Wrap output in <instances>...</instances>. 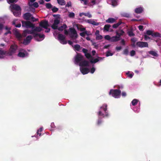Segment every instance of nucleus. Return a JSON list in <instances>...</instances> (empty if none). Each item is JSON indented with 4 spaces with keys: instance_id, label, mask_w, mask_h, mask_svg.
<instances>
[{
    "instance_id": "39448f33",
    "label": "nucleus",
    "mask_w": 161,
    "mask_h": 161,
    "mask_svg": "<svg viewBox=\"0 0 161 161\" xmlns=\"http://www.w3.org/2000/svg\"><path fill=\"white\" fill-rule=\"evenodd\" d=\"M69 30L70 31L69 34L70 37L72 39H76L77 37V35L75 29L74 28H70Z\"/></svg>"
},
{
    "instance_id": "f257e3e1",
    "label": "nucleus",
    "mask_w": 161,
    "mask_h": 161,
    "mask_svg": "<svg viewBox=\"0 0 161 161\" xmlns=\"http://www.w3.org/2000/svg\"><path fill=\"white\" fill-rule=\"evenodd\" d=\"M17 48V45L13 44L11 45L8 51L3 50L0 48V58H3V56L5 55L12 56L16 52Z\"/></svg>"
},
{
    "instance_id": "4c0bfd02",
    "label": "nucleus",
    "mask_w": 161,
    "mask_h": 161,
    "mask_svg": "<svg viewBox=\"0 0 161 161\" xmlns=\"http://www.w3.org/2000/svg\"><path fill=\"white\" fill-rule=\"evenodd\" d=\"M99 61V59L97 58L94 59H91L90 60V62L92 63H95Z\"/></svg>"
},
{
    "instance_id": "6e6d98bb",
    "label": "nucleus",
    "mask_w": 161,
    "mask_h": 161,
    "mask_svg": "<svg viewBox=\"0 0 161 161\" xmlns=\"http://www.w3.org/2000/svg\"><path fill=\"white\" fill-rule=\"evenodd\" d=\"M92 20H93L91 19H85V22H86L87 23H89L90 24H92Z\"/></svg>"
},
{
    "instance_id": "5fc2aeb1",
    "label": "nucleus",
    "mask_w": 161,
    "mask_h": 161,
    "mask_svg": "<svg viewBox=\"0 0 161 161\" xmlns=\"http://www.w3.org/2000/svg\"><path fill=\"white\" fill-rule=\"evenodd\" d=\"M53 16L54 17H56V19H60V15L59 14H53Z\"/></svg>"
},
{
    "instance_id": "dca6fc26",
    "label": "nucleus",
    "mask_w": 161,
    "mask_h": 161,
    "mask_svg": "<svg viewBox=\"0 0 161 161\" xmlns=\"http://www.w3.org/2000/svg\"><path fill=\"white\" fill-rule=\"evenodd\" d=\"M80 70L81 73L83 75L87 74L89 72V69L87 68L80 67Z\"/></svg>"
},
{
    "instance_id": "13d9d810",
    "label": "nucleus",
    "mask_w": 161,
    "mask_h": 161,
    "mask_svg": "<svg viewBox=\"0 0 161 161\" xmlns=\"http://www.w3.org/2000/svg\"><path fill=\"white\" fill-rule=\"evenodd\" d=\"M33 6L34 7L36 8H37L38 7L39 5L38 3L37 2H34L33 4Z\"/></svg>"
},
{
    "instance_id": "c03bdc74",
    "label": "nucleus",
    "mask_w": 161,
    "mask_h": 161,
    "mask_svg": "<svg viewBox=\"0 0 161 161\" xmlns=\"http://www.w3.org/2000/svg\"><path fill=\"white\" fill-rule=\"evenodd\" d=\"M103 36L102 35H97L96 39L97 40H101L103 38Z\"/></svg>"
},
{
    "instance_id": "4468645a",
    "label": "nucleus",
    "mask_w": 161,
    "mask_h": 161,
    "mask_svg": "<svg viewBox=\"0 0 161 161\" xmlns=\"http://www.w3.org/2000/svg\"><path fill=\"white\" fill-rule=\"evenodd\" d=\"M79 65L81 67H88L89 66V62L87 60L83 59L80 62Z\"/></svg>"
},
{
    "instance_id": "cd10ccee",
    "label": "nucleus",
    "mask_w": 161,
    "mask_h": 161,
    "mask_svg": "<svg viewBox=\"0 0 161 161\" xmlns=\"http://www.w3.org/2000/svg\"><path fill=\"white\" fill-rule=\"evenodd\" d=\"M111 27V25L109 24L105 25L103 29L104 31H108L109 28Z\"/></svg>"
},
{
    "instance_id": "393cba45",
    "label": "nucleus",
    "mask_w": 161,
    "mask_h": 161,
    "mask_svg": "<svg viewBox=\"0 0 161 161\" xmlns=\"http://www.w3.org/2000/svg\"><path fill=\"white\" fill-rule=\"evenodd\" d=\"M122 23L121 20H119L118 23L114 24L112 26V27L114 28H116Z\"/></svg>"
},
{
    "instance_id": "f3484780",
    "label": "nucleus",
    "mask_w": 161,
    "mask_h": 161,
    "mask_svg": "<svg viewBox=\"0 0 161 161\" xmlns=\"http://www.w3.org/2000/svg\"><path fill=\"white\" fill-rule=\"evenodd\" d=\"M32 16V14L29 13H26L23 16V18L27 20H30V19L31 17Z\"/></svg>"
},
{
    "instance_id": "603ef678",
    "label": "nucleus",
    "mask_w": 161,
    "mask_h": 161,
    "mask_svg": "<svg viewBox=\"0 0 161 161\" xmlns=\"http://www.w3.org/2000/svg\"><path fill=\"white\" fill-rule=\"evenodd\" d=\"M123 54L126 55L128 54V50L127 49H125L124 50Z\"/></svg>"
},
{
    "instance_id": "58836bf2",
    "label": "nucleus",
    "mask_w": 161,
    "mask_h": 161,
    "mask_svg": "<svg viewBox=\"0 0 161 161\" xmlns=\"http://www.w3.org/2000/svg\"><path fill=\"white\" fill-rule=\"evenodd\" d=\"M102 119L100 117H99L97 122V125H100L102 124Z\"/></svg>"
},
{
    "instance_id": "a878e982",
    "label": "nucleus",
    "mask_w": 161,
    "mask_h": 161,
    "mask_svg": "<svg viewBox=\"0 0 161 161\" xmlns=\"http://www.w3.org/2000/svg\"><path fill=\"white\" fill-rule=\"evenodd\" d=\"M115 20L114 19L111 18H109L108 19L106 20V22L108 23H112L115 22Z\"/></svg>"
},
{
    "instance_id": "c756f323",
    "label": "nucleus",
    "mask_w": 161,
    "mask_h": 161,
    "mask_svg": "<svg viewBox=\"0 0 161 161\" xmlns=\"http://www.w3.org/2000/svg\"><path fill=\"white\" fill-rule=\"evenodd\" d=\"M153 37H161V35L158 32H154V33H153V35L152 36Z\"/></svg>"
},
{
    "instance_id": "423d86ee",
    "label": "nucleus",
    "mask_w": 161,
    "mask_h": 161,
    "mask_svg": "<svg viewBox=\"0 0 161 161\" xmlns=\"http://www.w3.org/2000/svg\"><path fill=\"white\" fill-rule=\"evenodd\" d=\"M84 59V56L80 53H77L75 57V61L77 63H80Z\"/></svg>"
},
{
    "instance_id": "864d4df0",
    "label": "nucleus",
    "mask_w": 161,
    "mask_h": 161,
    "mask_svg": "<svg viewBox=\"0 0 161 161\" xmlns=\"http://www.w3.org/2000/svg\"><path fill=\"white\" fill-rule=\"evenodd\" d=\"M71 6V3L70 2H67V4L65 5L66 7H69Z\"/></svg>"
},
{
    "instance_id": "b1692460",
    "label": "nucleus",
    "mask_w": 161,
    "mask_h": 161,
    "mask_svg": "<svg viewBox=\"0 0 161 161\" xmlns=\"http://www.w3.org/2000/svg\"><path fill=\"white\" fill-rule=\"evenodd\" d=\"M67 27V25L65 24H64L63 25L60 27H58V30L60 31H62L63 30L65 29Z\"/></svg>"
},
{
    "instance_id": "9d476101",
    "label": "nucleus",
    "mask_w": 161,
    "mask_h": 161,
    "mask_svg": "<svg viewBox=\"0 0 161 161\" xmlns=\"http://www.w3.org/2000/svg\"><path fill=\"white\" fill-rule=\"evenodd\" d=\"M136 45L141 48L148 47V44L147 42H138L136 43Z\"/></svg>"
},
{
    "instance_id": "8fccbe9b",
    "label": "nucleus",
    "mask_w": 161,
    "mask_h": 161,
    "mask_svg": "<svg viewBox=\"0 0 161 161\" xmlns=\"http://www.w3.org/2000/svg\"><path fill=\"white\" fill-rule=\"evenodd\" d=\"M35 31L34 30V29H32L31 30H30V32L31 33H30V34H32L33 35V37H34V36L35 34H36V33H35Z\"/></svg>"
},
{
    "instance_id": "a18cd8bd",
    "label": "nucleus",
    "mask_w": 161,
    "mask_h": 161,
    "mask_svg": "<svg viewBox=\"0 0 161 161\" xmlns=\"http://www.w3.org/2000/svg\"><path fill=\"white\" fill-rule=\"evenodd\" d=\"M113 53H111L110 51H108L106 52V56L107 57H108L109 56H112L113 55Z\"/></svg>"
},
{
    "instance_id": "a211bd4d",
    "label": "nucleus",
    "mask_w": 161,
    "mask_h": 161,
    "mask_svg": "<svg viewBox=\"0 0 161 161\" xmlns=\"http://www.w3.org/2000/svg\"><path fill=\"white\" fill-rule=\"evenodd\" d=\"M120 37L117 36H113L111 38V42H116L120 40Z\"/></svg>"
},
{
    "instance_id": "37998d69",
    "label": "nucleus",
    "mask_w": 161,
    "mask_h": 161,
    "mask_svg": "<svg viewBox=\"0 0 161 161\" xmlns=\"http://www.w3.org/2000/svg\"><path fill=\"white\" fill-rule=\"evenodd\" d=\"M85 55L87 59L92 58L91 55L89 53H87L85 54Z\"/></svg>"
},
{
    "instance_id": "6e6552de",
    "label": "nucleus",
    "mask_w": 161,
    "mask_h": 161,
    "mask_svg": "<svg viewBox=\"0 0 161 161\" xmlns=\"http://www.w3.org/2000/svg\"><path fill=\"white\" fill-rule=\"evenodd\" d=\"M39 25L45 29H47L49 26L48 21L46 20H42L39 23Z\"/></svg>"
},
{
    "instance_id": "a19ab883",
    "label": "nucleus",
    "mask_w": 161,
    "mask_h": 161,
    "mask_svg": "<svg viewBox=\"0 0 161 161\" xmlns=\"http://www.w3.org/2000/svg\"><path fill=\"white\" fill-rule=\"evenodd\" d=\"M58 8L55 6L53 7L52 9V11L53 13H56L58 11Z\"/></svg>"
},
{
    "instance_id": "7c9ffc66",
    "label": "nucleus",
    "mask_w": 161,
    "mask_h": 161,
    "mask_svg": "<svg viewBox=\"0 0 161 161\" xmlns=\"http://www.w3.org/2000/svg\"><path fill=\"white\" fill-rule=\"evenodd\" d=\"M42 30V29L39 27H36L34 29V30L35 31H37L39 32H40Z\"/></svg>"
},
{
    "instance_id": "4be33fe9",
    "label": "nucleus",
    "mask_w": 161,
    "mask_h": 161,
    "mask_svg": "<svg viewBox=\"0 0 161 161\" xmlns=\"http://www.w3.org/2000/svg\"><path fill=\"white\" fill-rule=\"evenodd\" d=\"M74 47L75 50L77 51H80V50L82 48V47H81L80 45L78 44H76L74 45Z\"/></svg>"
},
{
    "instance_id": "6ab92c4d",
    "label": "nucleus",
    "mask_w": 161,
    "mask_h": 161,
    "mask_svg": "<svg viewBox=\"0 0 161 161\" xmlns=\"http://www.w3.org/2000/svg\"><path fill=\"white\" fill-rule=\"evenodd\" d=\"M125 32L122 30H118L116 31V35L120 37L121 36L123 35Z\"/></svg>"
},
{
    "instance_id": "ea45409f",
    "label": "nucleus",
    "mask_w": 161,
    "mask_h": 161,
    "mask_svg": "<svg viewBox=\"0 0 161 161\" xmlns=\"http://www.w3.org/2000/svg\"><path fill=\"white\" fill-rule=\"evenodd\" d=\"M38 20V19H36L32 15L30 19V20H31V21L32 22H35L37 21Z\"/></svg>"
},
{
    "instance_id": "3c124183",
    "label": "nucleus",
    "mask_w": 161,
    "mask_h": 161,
    "mask_svg": "<svg viewBox=\"0 0 161 161\" xmlns=\"http://www.w3.org/2000/svg\"><path fill=\"white\" fill-rule=\"evenodd\" d=\"M13 24L15 25V26L16 27H20L21 26V24L20 23H19L16 25H15V22L14 21L13 22Z\"/></svg>"
},
{
    "instance_id": "bf43d9fd",
    "label": "nucleus",
    "mask_w": 161,
    "mask_h": 161,
    "mask_svg": "<svg viewBox=\"0 0 161 161\" xmlns=\"http://www.w3.org/2000/svg\"><path fill=\"white\" fill-rule=\"evenodd\" d=\"M83 52L85 53V54L87 53L88 50L87 49L82 48V50Z\"/></svg>"
},
{
    "instance_id": "79ce46f5",
    "label": "nucleus",
    "mask_w": 161,
    "mask_h": 161,
    "mask_svg": "<svg viewBox=\"0 0 161 161\" xmlns=\"http://www.w3.org/2000/svg\"><path fill=\"white\" fill-rule=\"evenodd\" d=\"M111 37L108 35H106L104 36V38L105 40H110L111 42Z\"/></svg>"
},
{
    "instance_id": "4d7b16f0",
    "label": "nucleus",
    "mask_w": 161,
    "mask_h": 161,
    "mask_svg": "<svg viewBox=\"0 0 161 161\" xmlns=\"http://www.w3.org/2000/svg\"><path fill=\"white\" fill-rule=\"evenodd\" d=\"M131 41L132 42L135 43V42H136L137 41V40L136 38L134 37L132 38L131 40Z\"/></svg>"
},
{
    "instance_id": "774afa93",
    "label": "nucleus",
    "mask_w": 161,
    "mask_h": 161,
    "mask_svg": "<svg viewBox=\"0 0 161 161\" xmlns=\"http://www.w3.org/2000/svg\"><path fill=\"white\" fill-rule=\"evenodd\" d=\"M95 69L94 68V67H92V69H91V71H90V72L92 74H93L94 73V72H95Z\"/></svg>"
},
{
    "instance_id": "c9c22d12",
    "label": "nucleus",
    "mask_w": 161,
    "mask_h": 161,
    "mask_svg": "<svg viewBox=\"0 0 161 161\" xmlns=\"http://www.w3.org/2000/svg\"><path fill=\"white\" fill-rule=\"evenodd\" d=\"M46 8L47 9H50L52 7V4L50 3H47L46 4Z\"/></svg>"
},
{
    "instance_id": "412c9836",
    "label": "nucleus",
    "mask_w": 161,
    "mask_h": 161,
    "mask_svg": "<svg viewBox=\"0 0 161 161\" xmlns=\"http://www.w3.org/2000/svg\"><path fill=\"white\" fill-rule=\"evenodd\" d=\"M79 15L80 17H81L82 15H85V16L88 17V18H91L92 17V15L89 13H80L79 14Z\"/></svg>"
},
{
    "instance_id": "72a5a7b5",
    "label": "nucleus",
    "mask_w": 161,
    "mask_h": 161,
    "mask_svg": "<svg viewBox=\"0 0 161 161\" xmlns=\"http://www.w3.org/2000/svg\"><path fill=\"white\" fill-rule=\"evenodd\" d=\"M128 34L130 36H134L135 34L133 33L132 30H130L128 32Z\"/></svg>"
},
{
    "instance_id": "ddd939ff",
    "label": "nucleus",
    "mask_w": 161,
    "mask_h": 161,
    "mask_svg": "<svg viewBox=\"0 0 161 161\" xmlns=\"http://www.w3.org/2000/svg\"><path fill=\"white\" fill-rule=\"evenodd\" d=\"M38 37H39L40 38H42V39H43L45 38V35L43 34H41L40 33H37L35 34L34 38L35 40L37 41H40L41 40H39L38 38Z\"/></svg>"
},
{
    "instance_id": "2f4dec72",
    "label": "nucleus",
    "mask_w": 161,
    "mask_h": 161,
    "mask_svg": "<svg viewBox=\"0 0 161 161\" xmlns=\"http://www.w3.org/2000/svg\"><path fill=\"white\" fill-rule=\"evenodd\" d=\"M138 102V100L137 99H134L131 102V103L133 106H135L137 104Z\"/></svg>"
},
{
    "instance_id": "052dcab7",
    "label": "nucleus",
    "mask_w": 161,
    "mask_h": 161,
    "mask_svg": "<svg viewBox=\"0 0 161 161\" xmlns=\"http://www.w3.org/2000/svg\"><path fill=\"white\" fill-rule=\"evenodd\" d=\"M143 26L142 25H140L138 26L139 29L141 31H143Z\"/></svg>"
},
{
    "instance_id": "e433bc0d",
    "label": "nucleus",
    "mask_w": 161,
    "mask_h": 161,
    "mask_svg": "<svg viewBox=\"0 0 161 161\" xmlns=\"http://www.w3.org/2000/svg\"><path fill=\"white\" fill-rule=\"evenodd\" d=\"M75 16V14L73 12H70L68 15V16L70 18H74Z\"/></svg>"
},
{
    "instance_id": "338daca9",
    "label": "nucleus",
    "mask_w": 161,
    "mask_h": 161,
    "mask_svg": "<svg viewBox=\"0 0 161 161\" xmlns=\"http://www.w3.org/2000/svg\"><path fill=\"white\" fill-rule=\"evenodd\" d=\"M144 39L145 40H147L148 39H150V38L147 35H144Z\"/></svg>"
},
{
    "instance_id": "de8ad7c7",
    "label": "nucleus",
    "mask_w": 161,
    "mask_h": 161,
    "mask_svg": "<svg viewBox=\"0 0 161 161\" xmlns=\"http://www.w3.org/2000/svg\"><path fill=\"white\" fill-rule=\"evenodd\" d=\"M153 32L150 30H147V31L146 34L148 35H153Z\"/></svg>"
},
{
    "instance_id": "20e7f679",
    "label": "nucleus",
    "mask_w": 161,
    "mask_h": 161,
    "mask_svg": "<svg viewBox=\"0 0 161 161\" xmlns=\"http://www.w3.org/2000/svg\"><path fill=\"white\" fill-rule=\"evenodd\" d=\"M22 24V26L25 27L27 28H33L34 27V25L30 21L27 20L26 21H24L22 20L21 21Z\"/></svg>"
},
{
    "instance_id": "f704fd0d",
    "label": "nucleus",
    "mask_w": 161,
    "mask_h": 161,
    "mask_svg": "<svg viewBox=\"0 0 161 161\" xmlns=\"http://www.w3.org/2000/svg\"><path fill=\"white\" fill-rule=\"evenodd\" d=\"M111 1L112 5L114 6H116L117 5V0H110Z\"/></svg>"
},
{
    "instance_id": "680f3d73",
    "label": "nucleus",
    "mask_w": 161,
    "mask_h": 161,
    "mask_svg": "<svg viewBox=\"0 0 161 161\" xmlns=\"http://www.w3.org/2000/svg\"><path fill=\"white\" fill-rule=\"evenodd\" d=\"M143 19H131V21H143Z\"/></svg>"
},
{
    "instance_id": "0e129e2a",
    "label": "nucleus",
    "mask_w": 161,
    "mask_h": 161,
    "mask_svg": "<svg viewBox=\"0 0 161 161\" xmlns=\"http://www.w3.org/2000/svg\"><path fill=\"white\" fill-rule=\"evenodd\" d=\"M14 2H16V0H8V3H13Z\"/></svg>"
},
{
    "instance_id": "e2e57ef3",
    "label": "nucleus",
    "mask_w": 161,
    "mask_h": 161,
    "mask_svg": "<svg viewBox=\"0 0 161 161\" xmlns=\"http://www.w3.org/2000/svg\"><path fill=\"white\" fill-rule=\"evenodd\" d=\"M80 35L81 36L84 37H85L86 35L85 33V31L80 33Z\"/></svg>"
},
{
    "instance_id": "c85d7f7f",
    "label": "nucleus",
    "mask_w": 161,
    "mask_h": 161,
    "mask_svg": "<svg viewBox=\"0 0 161 161\" xmlns=\"http://www.w3.org/2000/svg\"><path fill=\"white\" fill-rule=\"evenodd\" d=\"M149 54L152 55L154 56L157 57L158 56V54L155 51H151L148 52Z\"/></svg>"
},
{
    "instance_id": "aec40b11",
    "label": "nucleus",
    "mask_w": 161,
    "mask_h": 161,
    "mask_svg": "<svg viewBox=\"0 0 161 161\" xmlns=\"http://www.w3.org/2000/svg\"><path fill=\"white\" fill-rule=\"evenodd\" d=\"M14 15L16 17H19L21 14V11L12 10Z\"/></svg>"
},
{
    "instance_id": "09e8293b",
    "label": "nucleus",
    "mask_w": 161,
    "mask_h": 161,
    "mask_svg": "<svg viewBox=\"0 0 161 161\" xmlns=\"http://www.w3.org/2000/svg\"><path fill=\"white\" fill-rule=\"evenodd\" d=\"M135 54H136V52L134 50H132L130 51V55L131 56H134Z\"/></svg>"
},
{
    "instance_id": "473e14b6",
    "label": "nucleus",
    "mask_w": 161,
    "mask_h": 161,
    "mask_svg": "<svg viewBox=\"0 0 161 161\" xmlns=\"http://www.w3.org/2000/svg\"><path fill=\"white\" fill-rule=\"evenodd\" d=\"M122 16L126 18H129L130 17V14L125 13H122Z\"/></svg>"
},
{
    "instance_id": "1a4fd4ad",
    "label": "nucleus",
    "mask_w": 161,
    "mask_h": 161,
    "mask_svg": "<svg viewBox=\"0 0 161 161\" xmlns=\"http://www.w3.org/2000/svg\"><path fill=\"white\" fill-rule=\"evenodd\" d=\"M60 20L58 19H56L54 20V23L51 26L52 28L54 30L58 29V25L60 23Z\"/></svg>"
},
{
    "instance_id": "0eeeda50",
    "label": "nucleus",
    "mask_w": 161,
    "mask_h": 161,
    "mask_svg": "<svg viewBox=\"0 0 161 161\" xmlns=\"http://www.w3.org/2000/svg\"><path fill=\"white\" fill-rule=\"evenodd\" d=\"M58 39L62 44H65L67 43V41L65 40V37L62 34H60L58 35Z\"/></svg>"
},
{
    "instance_id": "f03ea898",
    "label": "nucleus",
    "mask_w": 161,
    "mask_h": 161,
    "mask_svg": "<svg viewBox=\"0 0 161 161\" xmlns=\"http://www.w3.org/2000/svg\"><path fill=\"white\" fill-rule=\"evenodd\" d=\"M107 105L106 104H104L102 106L100 107L101 110L104 111L105 114L102 113V110H100L98 113V115L99 116H101L103 117H108V114L107 112Z\"/></svg>"
},
{
    "instance_id": "f8f14e48",
    "label": "nucleus",
    "mask_w": 161,
    "mask_h": 161,
    "mask_svg": "<svg viewBox=\"0 0 161 161\" xmlns=\"http://www.w3.org/2000/svg\"><path fill=\"white\" fill-rule=\"evenodd\" d=\"M22 52L19 51L18 54V56L21 58H24L25 56H28V53L27 51L24 49H22L21 50Z\"/></svg>"
},
{
    "instance_id": "49530a36",
    "label": "nucleus",
    "mask_w": 161,
    "mask_h": 161,
    "mask_svg": "<svg viewBox=\"0 0 161 161\" xmlns=\"http://www.w3.org/2000/svg\"><path fill=\"white\" fill-rule=\"evenodd\" d=\"M100 24V22H96L93 20H92V25H96V26H97L99 25Z\"/></svg>"
},
{
    "instance_id": "bb28decb",
    "label": "nucleus",
    "mask_w": 161,
    "mask_h": 161,
    "mask_svg": "<svg viewBox=\"0 0 161 161\" xmlns=\"http://www.w3.org/2000/svg\"><path fill=\"white\" fill-rule=\"evenodd\" d=\"M58 3L61 5H64L66 4L64 0H57Z\"/></svg>"
},
{
    "instance_id": "69168bd1",
    "label": "nucleus",
    "mask_w": 161,
    "mask_h": 161,
    "mask_svg": "<svg viewBox=\"0 0 161 161\" xmlns=\"http://www.w3.org/2000/svg\"><path fill=\"white\" fill-rule=\"evenodd\" d=\"M85 33L86 34V35L87 36H89L91 34L90 33V32L89 31H85Z\"/></svg>"
},
{
    "instance_id": "5701e85b",
    "label": "nucleus",
    "mask_w": 161,
    "mask_h": 161,
    "mask_svg": "<svg viewBox=\"0 0 161 161\" xmlns=\"http://www.w3.org/2000/svg\"><path fill=\"white\" fill-rule=\"evenodd\" d=\"M143 11L142 8L141 7L136 8L135 10L136 13L137 14H140Z\"/></svg>"
},
{
    "instance_id": "7ed1b4c3",
    "label": "nucleus",
    "mask_w": 161,
    "mask_h": 161,
    "mask_svg": "<svg viewBox=\"0 0 161 161\" xmlns=\"http://www.w3.org/2000/svg\"><path fill=\"white\" fill-rule=\"evenodd\" d=\"M121 93V91L119 89H111L109 93L110 95H111L112 96L115 98L119 97V96L120 95Z\"/></svg>"
},
{
    "instance_id": "2eb2a0df",
    "label": "nucleus",
    "mask_w": 161,
    "mask_h": 161,
    "mask_svg": "<svg viewBox=\"0 0 161 161\" xmlns=\"http://www.w3.org/2000/svg\"><path fill=\"white\" fill-rule=\"evenodd\" d=\"M12 10L21 11L20 7L17 4H14L11 6Z\"/></svg>"
},
{
    "instance_id": "9b49d317",
    "label": "nucleus",
    "mask_w": 161,
    "mask_h": 161,
    "mask_svg": "<svg viewBox=\"0 0 161 161\" xmlns=\"http://www.w3.org/2000/svg\"><path fill=\"white\" fill-rule=\"evenodd\" d=\"M33 37L31 35L28 36L25 39H24L23 41V43L25 45L28 44L31 42Z\"/></svg>"
}]
</instances>
